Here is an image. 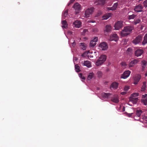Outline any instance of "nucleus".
<instances>
[{"mask_svg":"<svg viewBox=\"0 0 147 147\" xmlns=\"http://www.w3.org/2000/svg\"><path fill=\"white\" fill-rule=\"evenodd\" d=\"M139 62L138 59H134V60L131 61L129 63L128 65L129 67H134Z\"/></svg>","mask_w":147,"mask_h":147,"instance_id":"f8f14e48","label":"nucleus"},{"mask_svg":"<svg viewBox=\"0 0 147 147\" xmlns=\"http://www.w3.org/2000/svg\"><path fill=\"white\" fill-rule=\"evenodd\" d=\"M94 8L93 7L88 8L87 9L85 12L84 15L86 18H88L90 17V15H91L93 12Z\"/></svg>","mask_w":147,"mask_h":147,"instance_id":"7ed1b4c3","label":"nucleus"},{"mask_svg":"<svg viewBox=\"0 0 147 147\" xmlns=\"http://www.w3.org/2000/svg\"><path fill=\"white\" fill-rule=\"evenodd\" d=\"M124 28L129 34L131 33L132 30L134 29L133 27L130 26L125 27Z\"/></svg>","mask_w":147,"mask_h":147,"instance_id":"4468645a","label":"nucleus"},{"mask_svg":"<svg viewBox=\"0 0 147 147\" xmlns=\"http://www.w3.org/2000/svg\"><path fill=\"white\" fill-rule=\"evenodd\" d=\"M73 24L75 27L79 28L81 26L82 23L80 21L77 20L74 22Z\"/></svg>","mask_w":147,"mask_h":147,"instance_id":"dca6fc26","label":"nucleus"},{"mask_svg":"<svg viewBox=\"0 0 147 147\" xmlns=\"http://www.w3.org/2000/svg\"><path fill=\"white\" fill-rule=\"evenodd\" d=\"M138 100V99L137 98L132 97L130 100L134 104H136Z\"/></svg>","mask_w":147,"mask_h":147,"instance_id":"2f4dec72","label":"nucleus"},{"mask_svg":"<svg viewBox=\"0 0 147 147\" xmlns=\"http://www.w3.org/2000/svg\"><path fill=\"white\" fill-rule=\"evenodd\" d=\"M123 111H124V109H123Z\"/></svg>","mask_w":147,"mask_h":147,"instance_id":"bf43d9fd","label":"nucleus"},{"mask_svg":"<svg viewBox=\"0 0 147 147\" xmlns=\"http://www.w3.org/2000/svg\"><path fill=\"white\" fill-rule=\"evenodd\" d=\"M88 53V52L86 51V52H84L83 54H82L81 56L82 57H85V56H86L87 55Z\"/></svg>","mask_w":147,"mask_h":147,"instance_id":"c03bdc74","label":"nucleus"},{"mask_svg":"<svg viewBox=\"0 0 147 147\" xmlns=\"http://www.w3.org/2000/svg\"><path fill=\"white\" fill-rule=\"evenodd\" d=\"M118 39L119 37L116 34L111 35L110 37V41L114 40L116 42L118 40Z\"/></svg>","mask_w":147,"mask_h":147,"instance_id":"9b49d317","label":"nucleus"},{"mask_svg":"<svg viewBox=\"0 0 147 147\" xmlns=\"http://www.w3.org/2000/svg\"><path fill=\"white\" fill-rule=\"evenodd\" d=\"M70 3H70V2H69V3L68 4V5H70Z\"/></svg>","mask_w":147,"mask_h":147,"instance_id":"4d7b16f0","label":"nucleus"},{"mask_svg":"<svg viewBox=\"0 0 147 147\" xmlns=\"http://www.w3.org/2000/svg\"><path fill=\"white\" fill-rule=\"evenodd\" d=\"M80 44V47L82 49L84 50L86 49V47L85 43H81Z\"/></svg>","mask_w":147,"mask_h":147,"instance_id":"c85d7f7f","label":"nucleus"},{"mask_svg":"<svg viewBox=\"0 0 147 147\" xmlns=\"http://www.w3.org/2000/svg\"><path fill=\"white\" fill-rule=\"evenodd\" d=\"M132 114L133 113H129L128 114V116L129 117H131Z\"/></svg>","mask_w":147,"mask_h":147,"instance_id":"603ef678","label":"nucleus"},{"mask_svg":"<svg viewBox=\"0 0 147 147\" xmlns=\"http://www.w3.org/2000/svg\"><path fill=\"white\" fill-rule=\"evenodd\" d=\"M142 36L141 35H138L132 41V42L134 44L136 45L140 43L142 39Z\"/></svg>","mask_w":147,"mask_h":147,"instance_id":"f257e3e1","label":"nucleus"},{"mask_svg":"<svg viewBox=\"0 0 147 147\" xmlns=\"http://www.w3.org/2000/svg\"><path fill=\"white\" fill-rule=\"evenodd\" d=\"M139 93L138 92H135L133 93L131 95L132 97L135 98V97L137 96L138 95Z\"/></svg>","mask_w":147,"mask_h":147,"instance_id":"4c0bfd02","label":"nucleus"},{"mask_svg":"<svg viewBox=\"0 0 147 147\" xmlns=\"http://www.w3.org/2000/svg\"><path fill=\"white\" fill-rule=\"evenodd\" d=\"M104 63V61H100L99 59H98L96 62L95 63L96 66H99Z\"/></svg>","mask_w":147,"mask_h":147,"instance_id":"b1692460","label":"nucleus"},{"mask_svg":"<svg viewBox=\"0 0 147 147\" xmlns=\"http://www.w3.org/2000/svg\"><path fill=\"white\" fill-rule=\"evenodd\" d=\"M129 34L127 32V31L124 28L121 32V35L122 37L126 36Z\"/></svg>","mask_w":147,"mask_h":147,"instance_id":"aec40b11","label":"nucleus"},{"mask_svg":"<svg viewBox=\"0 0 147 147\" xmlns=\"http://www.w3.org/2000/svg\"><path fill=\"white\" fill-rule=\"evenodd\" d=\"M83 64V65L86 66L88 67L89 68L91 67V62L88 61H84Z\"/></svg>","mask_w":147,"mask_h":147,"instance_id":"4be33fe9","label":"nucleus"},{"mask_svg":"<svg viewBox=\"0 0 147 147\" xmlns=\"http://www.w3.org/2000/svg\"><path fill=\"white\" fill-rule=\"evenodd\" d=\"M142 110L141 109H137L136 112V116L140 117L142 113Z\"/></svg>","mask_w":147,"mask_h":147,"instance_id":"a878e982","label":"nucleus"},{"mask_svg":"<svg viewBox=\"0 0 147 147\" xmlns=\"http://www.w3.org/2000/svg\"><path fill=\"white\" fill-rule=\"evenodd\" d=\"M111 100L113 102L117 103L119 102V100L118 96L117 95H115L111 98Z\"/></svg>","mask_w":147,"mask_h":147,"instance_id":"ddd939ff","label":"nucleus"},{"mask_svg":"<svg viewBox=\"0 0 147 147\" xmlns=\"http://www.w3.org/2000/svg\"><path fill=\"white\" fill-rule=\"evenodd\" d=\"M136 16V15L133 14L132 15H129L128 16V19L129 20L134 19Z\"/></svg>","mask_w":147,"mask_h":147,"instance_id":"473e14b6","label":"nucleus"},{"mask_svg":"<svg viewBox=\"0 0 147 147\" xmlns=\"http://www.w3.org/2000/svg\"><path fill=\"white\" fill-rule=\"evenodd\" d=\"M123 111H124V109H123Z\"/></svg>","mask_w":147,"mask_h":147,"instance_id":"052dcab7","label":"nucleus"},{"mask_svg":"<svg viewBox=\"0 0 147 147\" xmlns=\"http://www.w3.org/2000/svg\"><path fill=\"white\" fill-rule=\"evenodd\" d=\"M127 92H123L121 93V95H124L126 94Z\"/></svg>","mask_w":147,"mask_h":147,"instance_id":"09e8293b","label":"nucleus"},{"mask_svg":"<svg viewBox=\"0 0 147 147\" xmlns=\"http://www.w3.org/2000/svg\"><path fill=\"white\" fill-rule=\"evenodd\" d=\"M73 59L74 60L76 61L78 60V58H77L76 57H74Z\"/></svg>","mask_w":147,"mask_h":147,"instance_id":"3c124183","label":"nucleus"},{"mask_svg":"<svg viewBox=\"0 0 147 147\" xmlns=\"http://www.w3.org/2000/svg\"><path fill=\"white\" fill-rule=\"evenodd\" d=\"M123 25V22L121 21H118L115 25V29L116 30H119L122 27Z\"/></svg>","mask_w":147,"mask_h":147,"instance_id":"39448f33","label":"nucleus"},{"mask_svg":"<svg viewBox=\"0 0 147 147\" xmlns=\"http://www.w3.org/2000/svg\"><path fill=\"white\" fill-rule=\"evenodd\" d=\"M94 76V74L92 73H90L88 76L87 79L88 80H90Z\"/></svg>","mask_w":147,"mask_h":147,"instance_id":"72a5a7b5","label":"nucleus"},{"mask_svg":"<svg viewBox=\"0 0 147 147\" xmlns=\"http://www.w3.org/2000/svg\"><path fill=\"white\" fill-rule=\"evenodd\" d=\"M99 47L100 48V49L102 50H106L108 48L107 43L104 42L100 43L99 45Z\"/></svg>","mask_w":147,"mask_h":147,"instance_id":"20e7f679","label":"nucleus"},{"mask_svg":"<svg viewBox=\"0 0 147 147\" xmlns=\"http://www.w3.org/2000/svg\"><path fill=\"white\" fill-rule=\"evenodd\" d=\"M97 73L99 77H100L102 76V74L101 72L100 71H98Z\"/></svg>","mask_w":147,"mask_h":147,"instance_id":"79ce46f5","label":"nucleus"},{"mask_svg":"<svg viewBox=\"0 0 147 147\" xmlns=\"http://www.w3.org/2000/svg\"><path fill=\"white\" fill-rule=\"evenodd\" d=\"M79 76L81 78L82 77V73H80L79 74Z\"/></svg>","mask_w":147,"mask_h":147,"instance_id":"864d4df0","label":"nucleus"},{"mask_svg":"<svg viewBox=\"0 0 147 147\" xmlns=\"http://www.w3.org/2000/svg\"><path fill=\"white\" fill-rule=\"evenodd\" d=\"M73 7L75 10V13L76 15L79 13V11L81 9V5L78 3H75Z\"/></svg>","mask_w":147,"mask_h":147,"instance_id":"f03ea898","label":"nucleus"},{"mask_svg":"<svg viewBox=\"0 0 147 147\" xmlns=\"http://www.w3.org/2000/svg\"><path fill=\"white\" fill-rule=\"evenodd\" d=\"M76 45V43L75 42H73L72 43V45L73 47H74Z\"/></svg>","mask_w":147,"mask_h":147,"instance_id":"8fccbe9b","label":"nucleus"},{"mask_svg":"<svg viewBox=\"0 0 147 147\" xmlns=\"http://www.w3.org/2000/svg\"><path fill=\"white\" fill-rule=\"evenodd\" d=\"M141 78L140 75L139 74H136L135 75L134 77V84H136L139 81Z\"/></svg>","mask_w":147,"mask_h":147,"instance_id":"0eeeda50","label":"nucleus"},{"mask_svg":"<svg viewBox=\"0 0 147 147\" xmlns=\"http://www.w3.org/2000/svg\"><path fill=\"white\" fill-rule=\"evenodd\" d=\"M129 87L127 86H125L124 88V90L125 91H127L129 89Z\"/></svg>","mask_w":147,"mask_h":147,"instance_id":"37998d69","label":"nucleus"},{"mask_svg":"<svg viewBox=\"0 0 147 147\" xmlns=\"http://www.w3.org/2000/svg\"><path fill=\"white\" fill-rule=\"evenodd\" d=\"M129 34L127 32V31L124 28L121 32V35L122 37L126 36Z\"/></svg>","mask_w":147,"mask_h":147,"instance_id":"6ab92c4d","label":"nucleus"},{"mask_svg":"<svg viewBox=\"0 0 147 147\" xmlns=\"http://www.w3.org/2000/svg\"><path fill=\"white\" fill-rule=\"evenodd\" d=\"M108 9L109 10H114L113 8V7H108Z\"/></svg>","mask_w":147,"mask_h":147,"instance_id":"de8ad7c7","label":"nucleus"},{"mask_svg":"<svg viewBox=\"0 0 147 147\" xmlns=\"http://www.w3.org/2000/svg\"><path fill=\"white\" fill-rule=\"evenodd\" d=\"M111 95V94L110 93H106L104 92L102 93L101 94V95L103 97L106 98H110Z\"/></svg>","mask_w":147,"mask_h":147,"instance_id":"5701e85b","label":"nucleus"},{"mask_svg":"<svg viewBox=\"0 0 147 147\" xmlns=\"http://www.w3.org/2000/svg\"><path fill=\"white\" fill-rule=\"evenodd\" d=\"M144 53V51L142 49H138L135 51V56L138 57Z\"/></svg>","mask_w":147,"mask_h":147,"instance_id":"1a4fd4ad","label":"nucleus"},{"mask_svg":"<svg viewBox=\"0 0 147 147\" xmlns=\"http://www.w3.org/2000/svg\"><path fill=\"white\" fill-rule=\"evenodd\" d=\"M131 72V71L129 70H127L125 71L122 75L121 78L123 79L126 78L129 76Z\"/></svg>","mask_w":147,"mask_h":147,"instance_id":"9d476101","label":"nucleus"},{"mask_svg":"<svg viewBox=\"0 0 147 147\" xmlns=\"http://www.w3.org/2000/svg\"><path fill=\"white\" fill-rule=\"evenodd\" d=\"M129 49V48H128L127 50H128Z\"/></svg>","mask_w":147,"mask_h":147,"instance_id":"13d9d810","label":"nucleus"},{"mask_svg":"<svg viewBox=\"0 0 147 147\" xmlns=\"http://www.w3.org/2000/svg\"><path fill=\"white\" fill-rule=\"evenodd\" d=\"M142 98L143 99L142 100V102L146 105H147V94H145V95H143Z\"/></svg>","mask_w":147,"mask_h":147,"instance_id":"2eb2a0df","label":"nucleus"},{"mask_svg":"<svg viewBox=\"0 0 147 147\" xmlns=\"http://www.w3.org/2000/svg\"><path fill=\"white\" fill-rule=\"evenodd\" d=\"M119 83L117 82H114L111 85L110 88L111 89L113 88V89H117L118 87Z\"/></svg>","mask_w":147,"mask_h":147,"instance_id":"f3484780","label":"nucleus"},{"mask_svg":"<svg viewBox=\"0 0 147 147\" xmlns=\"http://www.w3.org/2000/svg\"><path fill=\"white\" fill-rule=\"evenodd\" d=\"M140 22L141 20L139 18H138L135 19L134 21L132 22L134 24L136 25L137 24L139 23Z\"/></svg>","mask_w":147,"mask_h":147,"instance_id":"cd10ccee","label":"nucleus"},{"mask_svg":"<svg viewBox=\"0 0 147 147\" xmlns=\"http://www.w3.org/2000/svg\"><path fill=\"white\" fill-rule=\"evenodd\" d=\"M147 62L145 61H142V66L143 70L145 67L146 66Z\"/></svg>","mask_w":147,"mask_h":147,"instance_id":"7c9ffc66","label":"nucleus"},{"mask_svg":"<svg viewBox=\"0 0 147 147\" xmlns=\"http://www.w3.org/2000/svg\"><path fill=\"white\" fill-rule=\"evenodd\" d=\"M143 7L141 4L136 5L135 7L134 10L136 12H139L142 11Z\"/></svg>","mask_w":147,"mask_h":147,"instance_id":"423d86ee","label":"nucleus"},{"mask_svg":"<svg viewBox=\"0 0 147 147\" xmlns=\"http://www.w3.org/2000/svg\"><path fill=\"white\" fill-rule=\"evenodd\" d=\"M118 5V3H114L112 7L114 9V10H115L116 8H117V6Z\"/></svg>","mask_w":147,"mask_h":147,"instance_id":"58836bf2","label":"nucleus"},{"mask_svg":"<svg viewBox=\"0 0 147 147\" xmlns=\"http://www.w3.org/2000/svg\"><path fill=\"white\" fill-rule=\"evenodd\" d=\"M88 32V30L86 29H84L83 30V31L82 32V34L84 35H85Z\"/></svg>","mask_w":147,"mask_h":147,"instance_id":"ea45409f","label":"nucleus"},{"mask_svg":"<svg viewBox=\"0 0 147 147\" xmlns=\"http://www.w3.org/2000/svg\"><path fill=\"white\" fill-rule=\"evenodd\" d=\"M62 24L63 25L62 26L63 28H66L67 27V22L65 20L62 21Z\"/></svg>","mask_w":147,"mask_h":147,"instance_id":"c756f323","label":"nucleus"},{"mask_svg":"<svg viewBox=\"0 0 147 147\" xmlns=\"http://www.w3.org/2000/svg\"><path fill=\"white\" fill-rule=\"evenodd\" d=\"M147 44V33L145 34L144 38V40L142 42V45H143Z\"/></svg>","mask_w":147,"mask_h":147,"instance_id":"bb28decb","label":"nucleus"},{"mask_svg":"<svg viewBox=\"0 0 147 147\" xmlns=\"http://www.w3.org/2000/svg\"><path fill=\"white\" fill-rule=\"evenodd\" d=\"M98 37H95L93 40L90 41V46L91 47H93L96 45V42L98 41Z\"/></svg>","mask_w":147,"mask_h":147,"instance_id":"6e6552de","label":"nucleus"},{"mask_svg":"<svg viewBox=\"0 0 147 147\" xmlns=\"http://www.w3.org/2000/svg\"><path fill=\"white\" fill-rule=\"evenodd\" d=\"M75 0H71L70 1V3H72Z\"/></svg>","mask_w":147,"mask_h":147,"instance_id":"5fc2aeb1","label":"nucleus"},{"mask_svg":"<svg viewBox=\"0 0 147 147\" xmlns=\"http://www.w3.org/2000/svg\"><path fill=\"white\" fill-rule=\"evenodd\" d=\"M106 0H100L99 1L102 5H103L105 3Z\"/></svg>","mask_w":147,"mask_h":147,"instance_id":"a18cd8bd","label":"nucleus"},{"mask_svg":"<svg viewBox=\"0 0 147 147\" xmlns=\"http://www.w3.org/2000/svg\"><path fill=\"white\" fill-rule=\"evenodd\" d=\"M75 69L76 71L78 72H80L81 70H80V67L78 65V64H76L75 66Z\"/></svg>","mask_w":147,"mask_h":147,"instance_id":"f704fd0d","label":"nucleus"},{"mask_svg":"<svg viewBox=\"0 0 147 147\" xmlns=\"http://www.w3.org/2000/svg\"><path fill=\"white\" fill-rule=\"evenodd\" d=\"M68 10H67L64 11V12L63 15H62V18H65L67 17V16L68 15Z\"/></svg>","mask_w":147,"mask_h":147,"instance_id":"e433bc0d","label":"nucleus"},{"mask_svg":"<svg viewBox=\"0 0 147 147\" xmlns=\"http://www.w3.org/2000/svg\"><path fill=\"white\" fill-rule=\"evenodd\" d=\"M112 15V14L111 13H106L102 16V19L104 20H107L110 17H111Z\"/></svg>","mask_w":147,"mask_h":147,"instance_id":"412c9836","label":"nucleus"},{"mask_svg":"<svg viewBox=\"0 0 147 147\" xmlns=\"http://www.w3.org/2000/svg\"><path fill=\"white\" fill-rule=\"evenodd\" d=\"M122 66H126L127 65V63L124 62H123L121 63Z\"/></svg>","mask_w":147,"mask_h":147,"instance_id":"49530a36","label":"nucleus"},{"mask_svg":"<svg viewBox=\"0 0 147 147\" xmlns=\"http://www.w3.org/2000/svg\"><path fill=\"white\" fill-rule=\"evenodd\" d=\"M146 82H144L143 83V85L141 88V91H144L146 89Z\"/></svg>","mask_w":147,"mask_h":147,"instance_id":"c9c22d12","label":"nucleus"},{"mask_svg":"<svg viewBox=\"0 0 147 147\" xmlns=\"http://www.w3.org/2000/svg\"><path fill=\"white\" fill-rule=\"evenodd\" d=\"M143 4L144 7H147V0L144 1L143 2Z\"/></svg>","mask_w":147,"mask_h":147,"instance_id":"a19ab883","label":"nucleus"},{"mask_svg":"<svg viewBox=\"0 0 147 147\" xmlns=\"http://www.w3.org/2000/svg\"><path fill=\"white\" fill-rule=\"evenodd\" d=\"M111 26L109 25H106L105 27V29L104 30V32H109L111 31Z\"/></svg>","mask_w":147,"mask_h":147,"instance_id":"a211bd4d","label":"nucleus"},{"mask_svg":"<svg viewBox=\"0 0 147 147\" xmlns=\"http://www.w3.org/2000/svg\"><path fill=\"white\" fill-rule=\"evenodd\" d=\"M81 78L83 80H85V78L84 76H82V77H81Z\"/></svg>","mask_w":147,"mask_h":147,"instance_id":"6e6d98bb","label":"nucleus"},{"mask_svg":"<svg viewBox=\"0 0 147 147\" xmlns=\"http://www.w3.org/2000/svg\"><path fill=\"white\" fill-rule=\"evenodd\" d=\"M107 56L105 55H102L100 56L99 57V59L100 60V61H104V63L106 61L107 59Z\"/></svg>","mask_w":147,"mask_h":147,"instance_id":"393cba45","label":"nucleus"}]
</instances>
